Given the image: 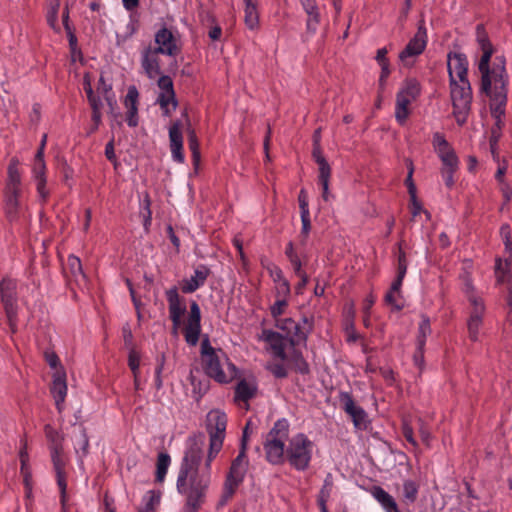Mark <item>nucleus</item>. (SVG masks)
I'll list each match as a JSON object with an SVG mask.
<instances>
[{"instance_id": "obj_1", "label": "nucleus", "mask_w": 512, "mask_h": 512, "mask_svg": "<svg viewBox=\"0 0 512 512\" xmlns=\"http://www.w3.org/2000/svg\"><path fill=\"white\" fill-rule=\"evenodd\" d=\"M198 454L192 450L182 458L178 477L177 490L186 497L183 512H197L205 502L211 484V474L207 469L197 467Z\"/></svg>"}, {"instance_id": "obj_2", "label": "nucleus", "mask_w": 512, "mask_h": 512, "mask_svg": "<svg viewBox=\"0 0 512 512\" xmlns=\"http://www.w3.org/2000/svg\"><path fill=\"white\" fill-rule=\"evenodd\" d=\"M168 302L169 319L172 322L171 333L177 335L182 328L185 341L190 346L197 345L201 334V310L196 301L190 303V309L186 321L183 316L187 312V304L184 297L180 296L176 287L165 292Z\"/></svg>"}, {"instance_id": "obj_3", "label": "nucleus", "mask_w": 512, "mask_h": 512, "mask_svg": "<svg viewBox=\"0 0 512 512\" xmlns=\"http://www.w3.org/2000/svg\"><path fill=\"white\" fill-rule=\"evenodd\" d=\"M226 427L227 415L218 409L211 410L207 414L209 449L206 457L204 456V440L200 436L188 438L183 457H186L192 450H195L198 454L197 467L201 470L207 469L208 472H211V463L222 449L226 435Z\"/></svg>"}, {"instance_id": "obj_4", "label": "nucleus", "mask_w": 512, "mask_h": 512, "mask_svg": "<svg viewBox=\"0 0 512 512\" xmlns=\"http://www.w3.org/2000/svg\"><path fill=\"white\" fill-rule=\"evenodd\" d=\"M476 40L482 52L478 62L480 91L508 86L509 75L506 70V59L503 55H497L491 63L494 47L483 25H477L476 27Z\"/></svg>"}, {"instance_id": "obj_5", "label": "nucleus", "mask_w": 512, "mask_h": 512, "mask_svg": "<svg viewBox=\"0 0 512 512\" xmlns=\"http://www.w3.org/2000/svg\"><path fill=\"white\" fill-rule=\"evenodd\" d=\"M289 435V423L286 419H279L266 435L263 443L265 458L272 465H281L285 462V442Z\"/></svg>"}, {"instance_id": "obj_6", "label": "nucleus", "mask_w": 512, "mask_h": 512, "mask_svg": "<svg viewBox=\"0 0 512 512\" xmlns=\"http://www.w3.org/2000/svg\"><path fill=\"white\" fill-rule=\"evenodd\" d=\"M249 467L247 451L239 449L238 455L232 460L229 471L225 477L222 495L219 501L220 506L226 505L236 493L238 487L244 481Z\"/></svg>"}, {"instance_id": "obj_7", "label": "nucleus", "mask_w": 512, "mask_h": 512, "mask_svg": "<svg viewBox=\"0 0 512 512\" xmlns=\"http://www.w3.org/2000/svg\"><path fill=\"white\" fill-rule=\"evenodd\" d=\"M314 444L303 433H298L289 439L286 447L285 461L297 471H305L312 460Z\"/></svg>"}, {"instance_id": "obj_8", "label": "nucleus", "mask_w": 512, "mask_h": 512, "mask_svg": "<svg viewBox=\"0 0 512 512\" xmlns=\"http://www.w3.org/2000/svg\"><path fill=\"white\" fill-rule=\"evenodd\" d=\"M450 97L453 106V116L459 126L467 122L472 104V89L469 81L458 82L453 80L449 82Z\"/></svg>"}, {"instance_id": "obj_9", "label": "nucleus", "mask_w": 512, "mask_h": 512, "mask_svg": "<svg viewBox=\"0 0 512 512\" xmlns=\"http://www.w3.org/2000/svg\"><path fill=\"white\" fill-rule=\"evenodd\" d=\"M205 373L219 383H228L235 376V366L221 350L202 359Z\"/></svg>"}, {"instance_id": "obj_10", "label": "nucleus", "mask_w": 512, "mask_h": 512, "mask_svg": "<svg viewBox=\"0 0 512 512\" xmlns=\"http://www.w3.org/2000/svg\"><path fill=\"white\" fill-rule=\"evenodd\" d=\"M421 87L418 80L414 78L406 79L402 88L396 95L395 118L403 124L409 116L410 104L420 95Z\"/></svg>"}, {"instance_id": "obj_11", "label": "nucleus", "mask_w": 512, "mask_h": 512, "mask_svg": "<svg viewBox=\"0 0 512 512\" xmlns=\"http://www.w3.org/2000/svg\"><path fill=\"white\" fill-rule=\"evenodd\" d=\"M339 402L358 430H366L370 424L367 412L357 405L349 392H340Z\"/></svg>"}, {"instance_id": "obj_12", "label": "nucleus", "mask_w": 512, "mask_h": 512, "mask_svg": "<svg viewBox=\"0 0 512 512\" xmlns=\"http://www.w3.org/2000/svg\"><path fill=\"white\" fill-rule=\"evenodd\" d=\"M428 35L425 21L422 19L418 23L415 35L409 40L406 47L400 52L399 59L405 65H409L408 59L419 56L423 53L427 46Z\"/></svg>"}, {"instance_id": "obj_13", "label": "nucleus", "mask_w": 512, "mask_h": 512, "mask_svg": "<svg viewBox=\"0 0 512 512\" xmlns=\"http://www.w3.org/2000/svg\"><path fill=\"white\" fill-rule=\"evenodd\" d=\"M480 92L489 98L491 115L496 120V127L501 129L503 125L502 117L505 115L507 105L508 86L482 90Z\"/></svg>"}, {"instance_id": "obj_14", "label": "nucleus", "mask_w": 512, "mask_h": 512, "mask_svg": "<svg viewBox=\"0 0 512 512\" xmlns=\"http://www.w3.org/2000/svg\"><path fill=\"white\" fill-rule=\"evenodd\" d=\"M469 303L471 305L470 316L467 321L468 334L471 341H478L480 328L483 323V315L485 313V305L483 300L474 295L468 296Z\"/></svg>"}, {"instance_id": "obj_15", "label": "nucleus", "mask_w": 512, "mask_h": 512, "mask_svg": "<svg viewBox=\"0 0 512 512\" xmlns=\"http://www.w3.org/2000/svg\"><path fill=\"white\" fill-rule=\"evenodd\" d=\"M64 449H56L50 451L53 468L56 474L57 485L60 491V503L62 512H67V482H66V460L63 455Z\"/></svg>"}, {"instance_id": "obj_16", "label": "nucleus", "mask_w": 512, "mask_h": 512, "mask_svg": "<svg viewBox=\"0 0 512 512\" xmlns=\"http://www.w3.org/2000/svg\"><path fill=\"white\" fill-rule=\"evenodd\" d=\"M154 42L156 46L153 48L162 55L174 57L181 50L178 44L177 34L166 26H162L155 33Z\"/></svg>"}, {"instance_id": "obj_17", "label": "nucleus", "mask_w": 512, "mask_h": 512, "mask_svg": "<svg viewBox=\"0 0 512 512\" xmlns=\"http://www.w3.org/2000/svg\"><path fill=\"white\" fill-rule=\"evenodd\" d=\"M260 339L267 344V350L273 355L275 359L287 361L288 355L286 353V346L288 338L279 332L263 329Z\"/></svg>"}, {"instance_id": "obj_18", "label": "nucleus", "mask_w": 512, "mask_h": 512, "mask_svg": "<svg viewBox=\"0 0 512 512\" xmlns=\"http://www.w3.org/2000/svg\"><path fill=\"white\" fill-rule=\"evenodd\" d=\"M275 326L286 333L291 347L294 348L296 345L306 343L307 331H304L301 324L295 322L292 318H277L275 319Z\"/></svg>"}, {"instance_id": "obj_19", "label": "nucleus", "mask_w": 512, "mask_h": 512, "mask_svg": "<svg viewBox=\"0 0 512 512\" xmlns=\"http://www.w3.org/2000/svg\"><path fill=\"white\" fill-rule=\"evenodd\" d=\"M447 69L449 75V82L457 80L458 82L468 80V59L463 53H449Z\"/></svg>"}, {"instance_id": "obj_20", "label": "nucleus", "mask_w": 512, "mask_h": 512, "mask_svg": "<svg viewBox=\"0 0 512 512\" xmlns=\"http://www.w3.org/2000/svg\"><path fill=\"white\" fill-rule=\"evenodd\" d=\"M169 146L173 161L184 163L182 123L179 120L172 122L169 127Z\"/></svg>"}, {"instance_id": "obj_21", "label": "nucleus", "mask_w": 512, "mask_h": 512, "mask_svg": "<svg viewBox=\"0 0 512 512\" xmlns=\"http://www.w3.org/2000/svg\"><path fill=\"white\" fill-rule=\"evenodd\" d=\"M432 144L436 154L442 162V166L459 164V160L454 149L451 147L442 133L435 132L433 134Z\"/></svg>"}, {"instance_id": "obj_22", "label": "nucleus", "mask_w": 512, "mask_h": 512, "mask_svg": "<svg viewBox=\"0 0 512 512\" xmlns=\"http://www.w3.org/2000/svg\"><path fill=\"white\" fill-rule=\"evenodd\" d=\"M162 55L153 46L145 47L141 52V67L146 76L153 80L161 74L160 58Z\"/></svg>"}, {"instance_id": "obj_23", "label": "nucleus", "mask_w": 512, "mask_h": 512, "mask_svg": "<svg viewBox=\"0 0 512 512\" xmlns=\"http://www.w3.org/2000/svg\"><path fill=\"white\" fill-rule=\"evenodd\" d=\"M0 298L5 312L18 310L16 280L10 278L2 279L0 282Z\"/></svg>"}, {"instance_id": "obj_24", "label": "nucleus", "mask_w": 512, "mask_h": 512, "mask_svg": "<svg viewBox=\"0 0 512 512\" xmlns=\"http://www.w3.org/2000/svg\"><path fill=\"white\" fill-rule=\"evenodd\" d=\"M138 103L139 92L137 88L135 86H129L124 98V106L127 109L126 122L129 127H136L138 125Z\"/></svg>"}, {"instance_id": "obj_25", "label": "nucleus", "mask_w": 512, "mask_h": 512, "mask_svg": "<svg viewBox=\"0 0 512 512\" xmlns=\"http://www.w3.org/2000/svg\"><path fill=\"white\" fill-rule=\"evenodd\" d=\"M209 274L210 270L208 267L204 265L198 266L194 270V274L189 279H184L181 282L182 292L187 294L195 292L205 284Z\"/></svg>"}, {"instance_id": "obj_26", "label": "nucleus", "mask_w": 512, "mask_h": 512, "mask_svg": "<svg viewBox=\"0 0 512 512\" xmlns=\"http://www.w3.org/2000/svg\"><path fill=\"white\" fill-rule=\"evenodd\" d=\"M512 257L496 258L494 274L496 284L501 288L512 285Z\"/></svg>"}, {"instance_id": "obj_27", "label": "nucleus", "mask_w": 512, "mask_h": 512, "mask_svg": "<svg viewBox=\"0 0 512 512\" xmlns=\"http://www.w3.org/2000/svg\"><path fill=\"white\" fill-rule=\"evenodd\" d=\"M51 393L54 397L57 410L61 412L67 395V385L64 375L56 374L54 376Z\"/></svg>"}, {"instance_id": "obj_28", "label": "nucleus", "mask_w": 512, "mask_h": 512, "mask_svg": "<svg viewBox=\"0 0 512 512\" xmlns=\"http://www.w3.org/2000/svg\"><path fill=\"white\" fill-rule=\"evenodd\" d=\"M8 177L6 182L5 191L7 192H22L21 174L18 168V161L12 159L7 171Z\"/></svg>"}, {"instance_id": "obj_29", "label": "nucleus", "mask_w": 512, "mask_h": 512, "mask_svg": "<svg viewBox=\"0 0 512 512\" xmlns=\"http://www.w3.org/2000/svg\"><path fill=\"white\" fill-rule=\"evenodd\" d=\"M21 193L5 191V213L10 222L19 218L21 205L19 201Z\"/></svg>"}, {"instance_id": "obj_30", "label": "nucleus", "mask_w": 512, "mask_h": 512, "mask_svg": "<svg viewBox=\"0 0 512 512\" xmlns=\"http://www.w3.org/2000/svg\"><path fill=\"white\" fill-rule=\"evenodd\" d=\"M372 494L385 512H401L395 499L382 487H374Z\"/></svg>"}, {"instance_id": "obj_31", "label": "nucleus", "mask_w": 512, "mask_h": 512, "mask_svg": "<svg viewBox=\"0 0 512 512\" xmlns=\"http://www.w3.org/2000/svg\"><path fill=\"white\" fill-rule=\"evenodd\" d=\"M419 488L418 482L411 479L404 480L401 489V502L406 506L414 504L418 498Z\"/></svg>"}, {"instance_id": "obj_32", "label": "nucleus", "mask_w": 512, "mask_h": 512, "mask_svg": "<svg viewBox=\"0 0 512 512\" xmlns=\"http://www.w3.org/2000/svg\"><path fill=\"white\" fill-rule=\"evenodd\" d=\"M256 387L246 380H241L235 387L234 400L238 405L244 403L248 407V401L254 397Z\"/></svg>"}, {"instance_id": "obj_33", "label": "nucleus", "mask_w": 512, "mask_h": 512, "mask_svg": "<svg viewBox=\"0 0 512 512\" xmlns=\"http://www.w3.org/2000/svg\"><path fill=\"white\" fill-rule=\"evenodd\" d=\"M244 2V21L250 30H254L259 25V14L256 0H243Z\"/></svg>"}, {"instance_id": "obj_34", "label": "nucleus", "mask_w": 512, "mask_h": 512, "mask_svg": "<svg viewBox=\"0 0 512 512\" xmlns=\"http://www.w3.org/2000/svg\"><path fill=\"white\" fill-rule=\"evenodd\" d=\"M66 273L69 274L71 279L76 283L85 282L86 276L83 272L81 261L75 255H69L67 265L65 267Z\"/></svg>"}, {"instance_id": "obj_35", "label": "nucleus", "mask_w": 512, "mask_h": 512, "mask_svg": "<svg viewBox=\"0 0 512 512\" xmlns=\"http://www.w3.org/2000/svg\"><path fill=\"white\" fill-rule=\"evenodd\" d=\"M74 449L78 456V461L82 464L83 458L87 456L89 452V438L86 429L82 426L79 429L78 435L75 436Z\"/></svg>"}, {"instance_id": "obj_36", "label": "nucleus", "mask_w": 512, "mask_h": 512, "mask_svg": "<svg viewBox=\"0 0 512 512\" xmlns=\"http://www.w3.org/2000/svg\"><path fill=\"white\" fill-rule=\"evenodd\" d=\"M156 103L159 104L162 114L164 116H170L173 111L176 110L178 106V101L176 99L175 93H163L160 92L157 96Z\"/></svg>"}, {"instance_id": "obj_37", "label": "nucleus", "mask_w": 512, "mask_h": 512, "mask_svg": "<svg viewBox=\"0 0 512 512\" xmlns=\"http://www.w3.org/2000/svg\"><path fill=\"white\" fill-rule=\"evenodd\" d=\"M60 7L59 0H47V14L46 19L48 25L55 31L60 32V26L58 25V11Z\"/></svg>"}, {"instance_id": "obj_38", "label": "nucleus", "mask_w": 512, "mask_h": 512, "mask_svg": "<svg viewBox=\"0 0 512 512\" xmlns=\"http://www.w3.org/2000/svg\"><path fill=\"white\" fill-rule=\"evenodd\" d=\"M289 361L293 365V368L296 372L302 375H306L310 372L309 364L304 359L301 351L294 348L290 355Z\"/></svg>"}, {"instance_id": "obj_39", "label": "nucleus", "mask_w": 512, "mask_h": 512, "mask_svg": "<svg viewBox=\"0 0 512 512\" xmlns=\"http://www.w3.org/2000/svg\"><path fill=\"white\" fill-rule=\"evenodd\" d=\"M431 323L430 319L426 315L421 316V321L419 323L418 328V336H417V346L420 349H423L426 344L427 337L431 334Z\"/></svg>"}, {"instance_id": "obj_40", "label": "nucleus", "mask_w": 512, "mask_h": 512, "mask_svg": "<svg viewBox=\"0 0 512 512\" xmlns=\"http://www.w3.org/2000/svg\"><path fill=\"white\" fill-rule=\"evenodd\" d=\"M171 463V458L167 453H159L156 463V482H163Z\"/></svg>"}, {"instance_id": "obj_41", "label": "nucleus", "mask_w": 512, "mask_h": 512, "mask_svg": "<svg viewBox=\"0 0 512 512\" xmlns=\"http://www.w3.org/2000/svg\"><path fill=\"white\" fill-rule=\"evenodd\" d=\"M44 431L49 442L50 451L63 448V436L56 429L47 424L45 425Z\"/></svg>"}, {"instance_id": "obj_42", "label": "nucleus", "mask_w": 512, "mask_h": 512, "mask_svg": "<svg viewBox=\"0 0 512 512\" xmlns=\"http://www.w3.org/2000/svg\"><path fill=\"white\" fill-rule=\"evenodd\" d=\"M144 506L141 512H155L160 503V495L153 490L148 491L143 497Z\"/></svg>"}, {"instance_id": "obj_43", "label": "nucleus", "mask_w": 512, "mask_h": 512, "mask_svg": "<svg viewBox=\"0 0 512 512\" xmlns=\"http://www.w3.org/2000/svg\"><path fill=\"white\" fill-rule=\"evenodd\" d=\"M32 174L34 179L46 178V164L42 151H37L35 155Z\"/></svg>"}, {"instance_id": "obj_44", "label": "nucleus", "mask_w": 512, "mask_h": 512, "mask_svg": "<svg viewBox=\"0 0 512 512\" xmlns=\"http://www.w3.org/2000/svg\"><path fill=\"white\" fill-rule=\"evenodd\" d=\"M500 237L504 244V252L507 254L506 257H512V235L509 224H503L500 227Z\"/></svg>"}, {"instance_id": "obj_45", "label": "nucleus", "mask_w": 512, "mask_h": 512, "mask_svg": "<svg viewBox=\"0 0 512 512\" xmlns=\"http://www.w3.org/2000/svg\"><path fill=\"white\" fill-rule=\"evenodd\" d=\"M458 167L459 164H452L451 166L443 165L441 167L440 173L445 185L448 188H451L455 183L454 174L458 170Z\"/></svg>"}, {"instance_id": "obj_46", "label": "nucleus", "mask_w": 512, "mask_h": 512, "mask_svg": "<svg viewBox=\"0 0 512 512\" xmlns=\"http://www.w3.org/2000/svg\"><path fill=\"white\" fill-rule=\"evenodd\" d=\"M284 361H274L267 364V370L273 374L274 377L278 379H283L288 376V370L286 366L283 364Z\"/></svg>"}, {"instance_id": "obj_47", "label": "nucleus", "mask_w": 512, "mask_h": 512, "mask_svg": "<svg viewBox=\"0 0 512 512\" xmlns=\"http://www.w3.org/2000/svg\"><path fill=\"white\" fill-rule=\"evenodd\" d=\"M36 183V191L39 197V201L42 204H45L48 201V198L50 196V191L47 188V179L46 178H40V179H34Z\"/></svg>"}, {"instance_id": "obj_48", "label": "nucleus", "mask_w": 512, "mask_h": 512, "mask_svg": "<svg viewBox=\"0 0 512 512\" xmlns=\"http://www.w3.org/2000/svg\"><path fill=\"white\" fill-rule=\"evenodd\" d=\"M332 487V477L329 474L324 480V484L318 494L317 502L327 503L332 492Z\"/></svg>"}, {"instance_id": "obj_49", "label": "nucleus", "mask_w": 512, "mask_h": 512, "mask_svg": "<svg viewBox=\"0 0 512 512\" xmlns=\"http://www.w3.org/2000/svg\"><path fill=\"white\" fill-rule=\"evenodd\" d=\"M402 295L401 292L388 291L385 295V303L393 307V309L399 311L403 308V303L401 301Z\"/></svg>"}, {"instance_id": "obj_50", "label": "nucleus", "mask_w": 512, "mask_h": 512, "mask_svg": "<svg viewBox=\"0 0 512 512\" xmlns=\"http://www.w3.org/2000/svg\"><path fill=\"white\" fill-rule=\"evenodd\" d=\"M288 306L287 299L278 298L275 303L270 307L271 316L275 319L280 318L284 314Z\"/></svg>"}, {"instance_id": "obj_51", "label": "nucleus", "mask_w": 512, "mask_h": 512, "mask_svg": "<svg viewBox=\"0 0 512 512\" xmlns=\"http://www.w3.org/2000/svg\"><path fill=\"white\" fill-rule=\"evenodd\" d=\"M157 86L160 89V92L175 93L173 80L168 75H161L157 81Z\"/></svg>"}, {"instance_id": "obj_52", "label": "nucleus", "mask_w": 512, "mask_h": 512, "mask_svg": "<svg viewBox=\"0 0 512 512\" xmlns=\"http://www.w3.org/2000/svg\"><path fill=\"white\" fill-rule=\"evenodd\" d=\"M128 366L133 375L139 374L140 354L134 348L130 349L128 355Z\"/></svg>"}, {"instance_id": "obj_53", "label": "nucleus", "mask_w": 512, "mask_h": 512, "mask_svg": "<svg viewBox=\"0 0 512 512\" xmlns=\"http://www.w3.org/2000/svg\"><path fill=\"white\" fill-rule=\"evenodd\" d=\"M320 23V13H314L311 15H307V21H306V33L313 36L318 28V25Z\"/></svg>"}, {"instance_id": "obj_54", "label": "nucleus", "mask_w": 512, "mask_h": 512, "mask_svg": "<svg viewBox=\"0 0 512 512\" xmlns=\"http://www.w3.org/2000/svg\"><path fill=\"white\" fill-rule=\"evenodd\" d=\"M402 434L406 441L410 443L413 448L416 449L418 447V443L414 438L413 428L406 421H404L402 424Z\"/></svg>"}, {"instance_id": "obj_55", "label": "nucleus", "mask_w": 512, "mask_h": 512, "mask_svg": "<svg viewBox=\"0 0 512 512\" xmlns=\"http://www.w3.org/2000/svg\"><path fill=\"white\" fill-rule=\"evenodd\" d=\"M290 292V284L287 279L276 283V296L278 298L287 299Z\"/></svg>"}, {"instance_id": "obj_56", "label": "nucleus", "mask_w": 512, "mask_h": 512, "mask_svg": "<svg viewBox=\"0 0 512 512\" xmlns=\"http://www.w3.org/2000/svg\"><path fill=\"white\" fill-rule=\"evenodd\" d=\"M265 268L267 269L270 277L273 279L275 283H278L286 279L283 275L281 268L278 267L277 265L268 264L267 266H265Z\"/></svg>"}, {"instance_id": "obj_57", "label": "nucleus", "mask_w": 512, "mask_h": 512, "mask_svg": "<svg viewBox=\"0 0 512 512\" xmlns=\"http://www.w3.org/2000/svg\"><path fill=\"white\" fill-rule=\"evenodd\" d=\"M298 203L300 208V214H310L309 204H308V194L305 189H301L298 195Z\"/></svg>"}, {"instance_id": "obj_58", "label": "nucleus", "mask_w": 512, "mask_h": 512, "mask_svg": "<svg viewBox=\"0 0 512 512\" xmlns=\"http://www.w3.org/2000/svg\"><path fill=\"white\" fill-rule=\"evenodd\" d=\"M407 273V260L406 254L404 251L400 249L398 254V263H397V275L400 277H405Z\"/></svg>"}, {"instance_id": "obj_59", "label": "nucleus", "mask_w": 512, "mask_h": 512, "mask_svg": "<svg viewBox=\"0 0 512 512\" xmlns=\"http://www.w3.org/2000/svg\"><path fill=\"white\" fill-rule=\"evenodd\" d=\"M319 166V183L320 182H329L331 169L327 161H321L318 164Z\"/></svg>"}, {"instance_id": "obj_60", "label": "nucleus", "mask_w": 512, "mask_h": 512, "mask_svg": "<svg viewBox=\"0 0 512 512\" xmlns=\"http://www.w3.org/2000/svg\"><path fill=\"white\" fill-rule=\"evenodd\" d=\"M301 222H302V229H301V237L302 242H305V240L308 237V234L311 229V220H310V214L301 215Z\"/></svg>"}, {"instance_id": "obj_61", "label": "nucleus", "mask_w": 512, "mask_h": 512, "mask_svg": "<svg viewBox=\"0 0 512 512\" xmlns=\"http://www.w3.org/2000/svg\"><path fill=\"white\" fill-rule=\"evenodd\" d=\"M419 434L422 442L427 447H429L431 441V433L422 420H419Z\"/></svg>"}, {"instance_id": "obj_62", "label": "nucleus", "mask_w": 512, "mask_h": 512, "mask_svg": "<svg viewBox=\"0 0 512 512\" xmlns=\"http://www.w3.org/2000/svg\"><path fill=\"white\" fill-rule=\"evenodd\" d=\"M188 144H189V149L191 152H199L200 151L199 141H198L196 132L193 129L188 130Z\"/></svg>"}, {"instance_id": "obj_63", "label": "nucleus", "mask_w": 512, "mask_h": 512, "mask_svg": "<svg viewBox=\"0 0 512 512\" xmlns=\"http://www.w3.org/2000/svg\"><path fill=\"white\" fill-rule=\"evenodd\" d=\"M9 329L12 334L17 332L18 310L5 312Z\"/></svg>"}, {"instance_id": "obj_64", "label": "nucleus", "mask_w": 512, "mask_h": 512, "mask_svg": "<svg viewBox=\"0 0 512 512\" xmlns=\"http://www.w3.org/2000/svg\"><path fill=\"white\" fill-rule=\"evenodd\" d=\"M216 350L210 345L209 338L206 336L201 342V356L204 359L210 354H216Z\"/></svg>"}]
</instances>
